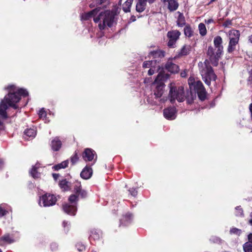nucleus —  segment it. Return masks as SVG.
I'll return each mask as SVG.
<instances>
[{
    "label": "nucleus",
    "instance_id": "f257e3e1",
    "mask_svg": "<svg viewBox=\"0 0 252 252\" xmlns=\"http://www.w3.org/2000/svg\"><path fill=\"white\" fill-rule=\"evenodd\" d=\"M5 89L9 90V92L0 102V117L2 119L7 118L6 110L8 107L17 109L18 107L16 103L20 100V96H26L28 95L26 90L17 88L14 85H9Z\"/></svg>",
    "mask_w": 252,
    "mask_h": 252
},
{
    "label": "nucleus",
    "instance_id": "f03ea898",
    "mask_svg": "<svg viewBox=\"0 0 252 252\" xmlns=\"http://www.w3.org/2000/svg\"><path fill=\"white\" fill-rule=\"evenodd\" d=\"M91 18H93L95 23H99L98 27L100 30H104L106 27H112L114 21V15L112 12L103 11L100 8H96L81 15L82 20H89Z\"/></svg>",
    "mask_w": 252,
    "mask_h": 252
},
{
    "label": "nucleus",
    "instance_id": "7ed1b4c3",
    "mask_svg": "<svg viewBox=\"0 0 252 252\" xmlns=\"http://www.w3.org/2000/svg\"><path fill=\"white\" fill-rule=\"evenodd\" d=\"M198 66L202 79L206 85L210 86L211 81H216L217 76L214 73L209 61L206 60L203 63L199 62Z\"/></svg>",
    "mask_w": 252,
    "mask_h": 252
},
{
    "label": "nucleus",
    "instance_id": "20e7f679",
    "mask_svg": "<svg viewBox=\"0 0 252 252\" xmlns=\"http://www.w3.org/2000/svg\"><path fill=\"white\" fill-rule=\"evenodd\" d=\"M225 33L226 36L229 39L227 51L228 53H231L236 50V46L238 44L240 32L238 30L232 29Z\"/></svg>",
    "mask_w": 252,
    "mask_h": 252
},
{
    "label": "nucleus",
    "instance_id": "39448f33",
    "mask_svg": "<svg viewBox=\"0 0 252 252\" xmlns=\"http://www.w3.org/2000/svg\"><path fill=\"white\" fill-rule=\"evenodd\" d=\"M170 91L169 97L171 103H173L176 99L179 102H183L185 100L184 88L181 86L176 88L172 83L170 84Z\"/></svg>",
    "mask_w": 252,
    "mask_h": 252
},
{
    "label": "nucleus",
    "instance_id": "423d86ee",
    "mask_svg": "<svg viewBox=\"0 0 252 252\" xmlns=\"http://www.w3.org/2000/svg\"><path fill=\"white\" fill-rule=\"evenodd\" d=\"M68 200L72 205L67 204L63 205V210L67 214L74 216L77 211L76 204L78 200V196L75 194H72L69 196Z\"/></svg>",
    "mask_w": 252,
    "mask_h": 252
},
{
    "label": "nucleus",
    "instance_id": "0eeeda50",
    "mask_svg": "<svg viewBox=\"0 0 252 252\" xmlns=\"http://www.w3.org/2000/svg\"><path fill=\"white\" fill-rule=\"evenodd\" d=\"M56 201V197L54 195L45 194L40 197L39 204L40 206L49 207L55 204Z\"/></svg>",
    "mask_w": 252,
    "mask_h": 252
},
{
    "label": "nucleus",
    "instance_id": "6e6552de",
    "mask_svg": "<svg viewBox=\"0 0 252 252\" xmlns=\"http://www.w3.org/2000/svg\"><path fill=\"white\" fill-rule=\"evenodd\" d=\"M207 54L212 64L217 66L222 53L219 54L218 50L216 48H214L212 46H209L208 48Z\"/></svg>",
    "mask_w": 252,
    "mask_h": 252
},
{
    "label": "nucleus",
    "instance_id": "1a4fd4ad",
    "mask_svg": "<svg viewBox=\"0 0 252 252\" xmlns=\"http://www.w3.org/2000/svg\"><path fill=\"white\" fill-rule=\"evenodd\" d=\"M160 75H158L155 81L153 83V86L155 87L154 94L157 97H160L163 94V89L165 86L162 81L159 80Z\"/></svg>",
    "mask_w": 252,
    "mask_h": 252
},
{
    "label": "nucleus",
    "instance_id": "9d476101",
    "mask_svg": "<svg viewBox=\"0 0 252 252\" xmlns=\"http://www.w3.org/2000/svg\"><path fill=\"white\" fill-rule=\"evenodd\" d=\"M181 32L177 30H173L167 32V36L169 38L168 46L173 47L177 40L179 39Z\"/></svg>",
    "mask_w": 252,
    "mask_h": 252
},
{
    "label": "nucleus",
    "instance_id": "9b49d317",
    "mask_svg": "<svg viewBox=\"0 0 252 252\" xmlns=\"http://www.w3.org/2000/svg\"><path fill=\"white\" fill-rule=\"evenodd\" d=\"M164 117L168 120H173L176 118V108L175 107H169L163 110Z\"/></svg>",
    "mask_w": 252,
    "mask_h": 252
},
{
    "label": "nucleus",
    "instance_id": "f8f14e48",
    "mask_svg": "<svg viewBox=\"0 0 252 252\" xmlns=\"http://www.w3.org/2000/svg\"><path fill=\"white\" fill-rule=\"evenodd\" d=\"M164 6L170 11L176 10L178 7V3L176 0H161Z\"/></svg>",
    "mask_w": 252,
    "mask_h": 252
},
{
    "label": "nucleus",
    "instance_id": "ddd939ff",
    "mask_svg": "<svg viewBox=\"0 0 252 252\" xmlns=\"http://www.w3.org/2000/svg\"><path fill=\"white\" fill-rule=\"evenodd\" d=\"M165 68L171 73H177L179 70V66L170 61H168L165 64Z\"/></svg>",
    "mask_w": 252,
    "mask_h": 252
},
{
    "label": "nucleus",
    "instance_id": "4468645a",
    "mask_svg": "<svg viewBox=\"0 0 252 252\" xmlns=\"http://www.w3.org/2000/svg\"><path fill=\"white\" fill-rule=\"evenodd\" d=\"M95 152L91 149H86L83 153L82 157L84 160L92 161L94 158L95 155Z\"/></svg>",
    "mask_w": 252,
    "mask_h": 252
},
{
    "label": "nucleus",
    "instance_id": "2eb2a0df",
    "mask_svg": "<svg viewBox=\"0 0 252 252\" xmlns=\"http://www.w3.org/2000/svg\"><path fill=\"white\" fill-rule=\"evenodd\" d=\"M222 39L220 36H217L214 39V44L215 48L218 50V53H222L223 47L222 45Z\"/></svg>",
    "mask_w": 252,
    "mask_h": 252
},
{
    "label": "nucleus",
    "instance_id": "dca6fc26",
    "mask_svg": "<svg viewBox=\"0 0 252 252\" xmlns=\"http://www.w3.org/2000/svg\"><path fill=\"white\" fill-rule=\"evenodd\" d=\"M93 174V170L91 167L86 166L80 173V176L84 179H89Z\"/></svg>",
    "mask_w": 252,
    "mask_h": 252
},
{
    "label": "nucleus",
    "instance_id": "f3484780",
    "mask_svg": "<svg viewBox=\"0 0 252 252\" xmlns=\"http://www.w3.org/2000/svg\"><path fill=\"white\" fill-rule=\"evenodd\" d=\"M165 56V52L163 51L160 50H157L153 51H151L149 53V56L150 58L152 57L153 59H160L162 58Z\"/></svg>",
    "mask_w": 252,
    "mask_h": 252
},
{
    "label": "nucleus",
    "instance_id": "a211bd4d",
    "mask_svg": "<svg viewBox=\"0 0 252 252\" xmlns=\"http://www.w3.org/2000/svg\"><path fill=\"white\" fill-rule=\"evenodd\" d=\"M62 142L58 138L56 137L51 142V147L53 151H58L61 148Z\"/></svg>",
    "mask_w": 252,
    "mask_h": 252
},
{
    "label": "nucleus",
    "instance_id": "6ab92c4d",
    "mask_svg": "<svg viewBox=\"0 0 252 252\" xmlns=\"http://www.w3.org/2000/svg\"><path fill=\"white\" fill-rule=\"evenodd\" d=\"M146 0H138L136 5V10L138 12L143 11L146 6Z\"/></svg>",
    "mask_w": 252,
    "mask_h": 252
},
{
    "label": "nucleus",
    "instance_id": "aec40b11",
    "mask_svg": "<svg viewBox=\"0 0 252 252\" xmlns=\"http://www.w3.org/2000/svg\"><path fill=\"white\" fill-rule=\"evenodd\" d=\"M102 235V233L100 230L94 229L91 231L90 236L91 240H99Z\"/></svg>",
    "mask_w": 252,
    "mask_h": 252
},
{
    "label": "nucleus",
    "instance_id": "412c9836",
    "mask_svg": "<svg viewBox=\"0 0 252 252\" xmlns=\"http://www.w3.org/2000/svg\"><path fill=\"white\" fill-rule=\"evenodd\" d=\"M59 186L63 191H67L70 189V183L66 179L62 180L60 182Z\"/></svg>",
    "mask_w": 252,
    "mask_h": 252
},
{
    "label": "nucleus",
    "instance_id": "4be33fe9",
    "mask_svg": "<svg viewBox=\"0 0 252 252\" xmlns=\"http://www.w3.org/2000/svg\"><path fill=\"white\" fill-rule=\"evenodd\" d=\"M39 165L38 163H36L34 166H33L30 171L31 176L34 178H37L39 177L40 173L37 171V169L39 168Z\"/></svg>",
    "mask_w": 252,
    "mask_h": 252
},
{
    "label": "nucleus",
    "instance_id": "5701e85b",
    "mask_svg": "<svg viewBox=\"0 0 252 252\" xmlns=\"http://www.w3.org/2000/svg\"><path fill=\"white\" fill-rule=\"evenodd\" d=\"M133 0H127L123 5V9L125 12L130 11V9Z\"/></svg>",
    "mask_w": 252,
    "mask_h": 252
},
{
    "label": "nucleus",
    "instance_id": "b1692460",
    "mask_svg": "<svg viewBox=\"0 0 252 252\" xmlns=\"http://www.w3.org/2000/svg\"><path fill=\"white\" fill-rule=\"evenodd\" d=\"M25 136L29 138H33L36 135V131L33 128L27 129L24 131Z\"/></svg>",
    "mask_w": 252,
    "mask_h": 252
},
{
    "label": "nucleus",
    "instance_id": "393cba45",
    "mask_svg": "<svg viewBox=\"0 0 252 252\" xmlns=\"http://www.w3.org/2000/svg\"><path fill=\"white\" fill-rule=\"evenodd\" d=\"M157 60H152L151 61H146L143 63V67L149 68L155 67V64L156 63Z\"/></svg>",
    "mask_w": 252,
    "mask_h": 252
},
{
    "label": "nucleus",
    "instance_id": "a878e982",
    "mask_svg": "<svg viewBox=\"0 0 252 252\" xmlns=\"http://www.w3.org/2000/svg\"><path fill=\"white\" fill-rule=\"evenodd\" d=\"M68 164V161L67 160L63 161L61 163L58 164L54 166V169L56 170H58L62 168H65L66 167Z\"/></svg>",
    "mask_w": 252,
    "mask_h": 252
},
{
    "label": "nucleus",
    "instance_id": "bb28decb",
    "mask_svg": "<svg viewBox=\"0 0 252 252\" xmlns=\"http://www.w3.org/2000/svg\"><path fill=\"white\" fill-rule=\"evenodd\" d=\"M199 33L202 36H205L207 33V30L205 25L203 23H200L198 25Z\"/></svg>",
    "mask_w": 252,
    "mask_h": 252
},
{
    "label": "nucleus",
    "instance_id": "cd10ccee",
    "mask_svg": "<svg viewBox=\"0 0 252 252\" xmlns=\"http://www.w3.org/2000/svg\"><path fill=\"white\" fill-rule=\"evenodd\" d=\"M243 249L244 252H252V243L246 242L243 245Z\"/></svg>",
    "mask_w": 252,
    "mask_h": 252
},
{
    "label": "nucleus",
    "instance_id": "c85d7f7f",
    "mask_svg": "<svg viewBox=\"0 0 252 252\" xmlns=\"http://www.w3.org/2000/svg\"><path fill=\"white\" fill-rule=\"evenodd\" d=\"M193 88L196 92L205 89L202 83L200 81H197L193 87Z\"/></svg>",
    "mask_w": 252,
    "mask_h": 252
},
{
    "label": "nucleus",
    "instance_id": "c756f323",
    "mask_svg": "<svg viewBox=\"0 0 252 252\" xmlns=\"http://www.w3.org/2000/svg\"><path fill=\"white\" fill-rule=\"evenodd\" d=\"M197 94H198V96L199 97V98L203 101V100H204L206 97V91L205 90V89H203V90H201L200 91H199L198 92H196Z\"/></svg>",
    "mask_w": 252,
    "mask_h": 252
},
{
    "label": "nucleus",
    "instance_id": "7c9ffc66",
    "mask_svg": "<svg viewBox=\"0 0 252 252\" xmlns=\"http://www.w3.org/2000/svg\"><path fill=\"white\" fill-rule=\"evenodd\" d=\"M177 24L179 27H183L185 25V18L183 16V15L182 14H180L177 21Z\"/></svg>",
    "mask_w": 252,
    "mask_h": 252
},
{
    "label": "nucleus",
    "instance_id": "2f4dec72",
    "mask_svg": "<svg viewBox=\"0 0 252 252\" xmlns=\"http://www.w3.org/2000/svg\"><path fill=\"white\" fill-rule=\"evenodd\" d=\"M82 189L81 184L80 182L75 181L74 183L73 191L76 194Z\"/></svg>",
    "mask_w": 252,
    "mask_h": 252
},
{
    "label": "nucleus",
    "instance_id": "473e14b6",
    "mask_svg": "<svg viewBox=\"0 0 252 252\" xmlns=\"http://www.w3.org/2000/svg\"><path fill=\"white\" fill-rule=\"evenodd\" d=\"M195 98H196L195 93H192L191 92H190L189 94L187 97V103L188 104H191Z\"/></svg>",
    "mask_w": 252,
    "mask_h": 252
},
{
    "label": "nucleus",
    "instance_id": "72a5a7b5",
    "mask_svg": "<svg viewBox=\"0 0 252 252\" xmlns=\"http://www.w3.org/2000/svg\"><path fill=\"white\" fill-rule=\"evenodd\" d=\"M184 33L186 36L189 37L193 35V31L190 27L186 26L184 28Z\"/></svg>",
    "mask_w": 252,
    "mask_h": 252
},
{
    "label": "nucleus",
    "instance_id": "f704fd0d",
    "mask_svg": "<svg viewBox=\"0 0 252 252\" xmlns=\"http://www.w3.org/2000/svg\"><path fill=\"white\" fill-rule=\"evenodd\" d=\"M230 233L231 234H235L238 236H240L242 233V230L238 228L234 227V228H232L231 229H230Z\"/></svg>",
    "mask_w": 252,
    "mask_h": 252
},
{
    "label": "nucleus",
    "instance_id": "c9c22d12",
    "mask_svg": "<svg viewBox=\"0 0 252 252\" xmlns=\"http://www.w3.org/2000/svg\"><path fill=\"white\" fill-rule=\"evenodd\" d=\"M189 52V50L186 46H184L181 50L179 54L181 56L187 55Z\"/></svg>",
    "mask_w": 252,
    "mask_h": 252
},
{
    "label": "nucleus",
    "instance_id": "e433bc0d",
    "mask_svg": "<svg viewBox=\"0 0 252 252\" xmlns=\"http://www.w3.org/2000/svg\"><path fill=\"white\" fill-rule=\"evenodd\" d=\"M196 81H195V79L193 77H190L188 80V83L189 86V88L190 89L193 88V87L195 85V83Z\"/></svg>",
    "mask_w": 252,
    "mask_h": 252
},
{
    "label": "nucleus",
    "instance_id": "4c0bfd02",
    "mask_svg": "<svg viewBox=\"0 0 252 252\" xmlns=\"http://www.w3.org/2000/svg\"><path fill=\"white\" fill-rule=\"evenodd\" d=\"M78 196H80L82 198H85L87 195V191L83 189H81L78 193H76Z\"/></svg>",
    "mask_w": 252,
    "mask_h": 252
},
{
    "label": "nucleus",
    "instance_id": "58836bf2",
    "mask_svg": "<svg viewBox=\"0 0 252 252\" xmlns=\"http://www.w3.org/2000/svg\"><path fill=\"white\" fill-rule=\"evenodd\" d=\"M7 212V211L5 209L4 205H1L0 206V217H2L4 216Z\"/></svg>",
    "mask_w": 252,
    "mask_h": 252
},
{
    "label": "nucleus",
    "instance_id": "ea45409f",
    "mask_svg": "<svg viewBox=\"0 0 252 252\" xmlns=\"http://www.w3.org/2000/svg\"><path fill=\"white\" fill-rule=\"evenodd\" d=\"M39 117L40 118L44 119L46 117V112L44 108H41L38 113Z\"/></svg>",
    "mask_w": 252,
    "mask_h": 252
},
{
    "label": "nucleus",
    "instance_id": "a19ab883",
    "mask_svg": "<svg viewBox=\"0 0 252 252\" xmlns=\"http://www.w3.org/2000/svg\"><path fill=\"white\" fill-rule=\"evenodd\" d=\"M236 209V216H243V211L242 209L240 207H237L235 208Z\"/></svg>",
    "mask_w": 252,
    "mask_h": 252
},
{
    "label": "nucleus",
    "instance_id": "79ce46f5",
    "mask_svg": "<svg viewBox=\"0 0 252 252\" xmlns=\"http://www.w3.org/2000/svg\"><path fill=\"white\" fill-rule=\"evenodd\" d=\"M78 160V157L76 153H75L72 157L70 158V160L72 164H74L76 163V162Z\"/></svg>",
    "mask_w": 252,
    "mask_h": 252
},
{
    "label": "nucleus",
    "instance_id": "37998d69",
    "mask_svg": "<svg viewBox=\"0 0 252 252\" xmlns=\"http://www.w3.org/2000/svg\"><path fill=\"white\" fill-rule=\"evenodd\" d=\"M77 250L79 252H82L85 249V246L82 243H79L76 246Z\"/></svg>",
    "mask_w": 252,
    "mask_h": 252
},
{
    "label": "nucleus",
    "instance_id": "c03bdc74",
    "mask_svg": "<svg viewBox=\"0 0 252 252\" xmlns=\"http://www.w3.org/2000/svg\"><path fill=\"white\" fill-rule=\"evenodd\" d=\"M232 25V21L231 20H226L225 22H224L222 26L224 27L225 28L229 27L230 26Z\"/></svg>",
    "mask_w": 252,
    "mask_h": 252
},
{
    "label": "nucleus",
    "instance_id": "a18cd8bd",
    "mask_svg": "<svg viewBox=\"0 0 252 252\" xmlns=\"http://www.w3.org/2000/svg\"><path fill=\"white\" fill-rule=\"evenodd\" d=\"M129 191L130 193V194L133 196H136L137 194V191L136 190V189H129Z\"/></svg>",
    "mask_w": 252,
    "mask_h": 252
},
{
    "label": "nucleus",
    "instance_id": "49530a36",
    "mask_svg": "<svg viewBox=\"0 0 252 252\" xmlns=\"http://www.w3.org/2000/svg\"><path fill=\"white\" fill-rule=\"evenodd\" d=\"M156 66L155 65V67H150V69L148 70V75H152L154 74L155 72V68H156Z\"/></svg>",
    "mask_w": 252,
    "mask_h": 252
},
{
    "label": "nucleus",
    "instance_id": "de8ad7c7",
    "mask_svg": "<svg viewBox=\"0 0 252 252\" xmlns=\"http://www.w3.org/2000/svg\"><path fill=\"white\" fill-rule=\"evenodd\" d=\"M97 4H101L105 2L107 0H94Z\"/></svg>",
    "mask_w": 252,
    "mask_h": 252
},
{
    "label": "nucleus",
    "instance_id": "09e8293b",
    "mask_svg": "<svg viewBox=\"0 0 252 252\" xmlns=\"http://www.w3.org/2000/svg\"><path fill=\"white\" fill-rule=\"evenodd\" d=\"M131 217H132L131 214H127L125 217L124 219H125V220H130Z\"/></svg>",
    "mask_w": 252,
    "mask_h": 252
},
{
    "label": "nucleus",
    "instance_id": "8fccbe9b",
    "mask_svg": "<svg viewBox=\"0 0 252 252\" xmlns=\"http://www.w3.org/2000/svg\"><path fill=\"white\" fill-rule=\"evenodd\" d=\"M248 81H249L250 85L252 87V71H251V73H250V76L249 77Z\"/></svg>",
    "mask_w": 252,
    "mask_h": 252
},
{
    "label": "nucleus",
    "instance_id": "3c124183",
    "mask_svg": "<svg viewBox=\"0 0 252 252\" xmlns=\"http://www.w3.org/2000/svg\"><path fill=\"white\" fill-rule=\"evenodd\" d=\"M187 75V71L186 70L181 72V76L182 77H186Z\"/></svg>",
    "mask_w": 252,
    "mask_h": 252
},
{
    "label": "nucleus",
    "instance_id": "603ef678",
    "mask_svg": "<svg viewBox=\"0 0 252 252\" xmlns=\"http://www.w3.org/2000/svg\"><path fill=\"white\" fill-rule=\"evenodd\" d=\"M205 23H206L207 24H209L210 23H213L214 20L212 19H209L208 20H205Z\"/></svg>",
    "mask_w": 252,
    "mask_h": 252
},
{
    "label": "nucleus",
    "instance_id": "864d4df0",
    "mask_svg": "<svg viewBox=\"0 0 252 252\" xmlns=\"http://www.w3.org/2000/svg\"><path fill=\"white\" fill-rule=\"evenodd\" d=\"M248 238L249 240V242L252 243V233H250L248 235Z\"/></svg>",
    "mask_w": 252,
    "mask_h": 252
},
{
    "label": "nucleus",
    "instance_id": "5fc2aeb1",
    "mask_svg": "<svg viewBox=\"0 0 252 252\" xmlns=\"http://www.w3.org/2000/svg\"><path fill=\"white\" fill-rule=\"evenodd\" d=\"M249 110H250V111L251 112V118H252V103L250 104Z\"/></svg>",
    "mask_w": 252,
    "mask_h": 252
},
{
    "label": "nucleus",
    "instance_id": "6e6d98bb",
    "mask_svg": "<svg viewBox=\"0 0 252 252\" xmlns=\"http://www.w3.org/2000/svg\"><path fill=\"white\" fill-rule=\"evenodd\" d=\"M59 176V175L58 174H56V173L53 174V177L55 180H57Z\"/></svg>",
    "mask_w": 252,
    "mask_h": 252
},
{
    "label": "nucleus",
    "instance_id": "4d7b16f0",
    "mask_svg": "<svg viewBox=\"0 0 252 252\" xmlns=\"http://www.w3.org/2000/svg\"><path fill=\"white\" fill-rule=\"evenodd\" d=\"M3 165V161L2 160H0V168L2 167Z\"/></svg>",
    "mask_w": 252,
    "mask_h": 252
},
{
    "label": "nucleus",
    "instance_id": "13d9d810",
    "mask_svg": "<svg viewBox=\"0 0 252 252\" xmlns=\"http://www.w3.org/2000/svg\"><path fill=\"white\" fill-rule=\"evenodd\" d=\"M251 219H250L249 220V223L251 224V225H252V213H251Z\"/></svg>",
    "mask_w": 252,
    "mask_h": 252
},
{
    "label": "nucleus",
    "instance_id": "bf43d9fd",
    "mask_svg": "<svg viewBox=\"0 0 252 252\" xmlns=\"http://www.w3.org/2000/svg\"><path fill=\"white\" fill-rule=\"evenodd\" d=\"M146 1L150 3H153L155 1V0H146Z\"/></svg>",
    "mask_w": 252,
    "mask_h": 252
},
{
    "label": "nucleus",
    "instance_id": "052dcab7",
    "mask_svg": "<svg viewBox=\"0 0 252 252\" xmlns=\"http://www.w3.org/2000/svg\"><path fill=\"white\" fill-rule=\"evenodd\" d=\"M249 40L251 43H252V34L249 36Z\"/></svg>",
    "mask_w": 252,
    "mask_h": 252
},
{
    "label": "nucleus",
    "instance_id": "680f3d73",
    "mask_svg": "<svg viewBox=\"0 0 252 252\" xmlns=\"http://www.w3.org/2000/svg\"><path fill=\"white\" fill-rule=\"evenodd\" d=\"M67 224V222L63 221V225L64 227L65 226V225Z\"/></svg>",
    "mask_w": 252,
    "mask_h": 252
},
{
    "label": "nucleus",
    "instance_id": "e2e57ef3",
    "mask_svg": "<svg viewBox=\"0 0 252 252\" xmlns=\"http://www.w3.org/2000/svg\"><path fill=\"white\" fill-rule=\"evenodd\" d=\"M157 68H158L157 70H158L159 69V66H158L157 67Z\"/></svg>",
    "mask_w": 252,
    "mask_h": 252
},
{
    "label": "nucleus",
    "instance_id": "0e129e2a",
    "mask_svg": "<svg viewBox=\"0 0 252 252\" xmlns=\"http://www.w3.org/2000/svg\"><path fill=\"white\" fill-rule=\"evenodd\" d=\"M1 122L0 121V125H1Z\"/></svg>",
    "mask_w": 252,
    "mask_h": 252
},
{
    "label": "nucleus",
    "instance_id": "69168bd1",
    "mask_svg": "<svg viewBox=\"0 0 252 252\" xmlns=\"http://www.w3.org/2000/svg\"><path fill=\"white\" fill-rule=\"evenodd\" d=\"M0 252H2L0 250Z\"/></svg>",
    "mask_w": 252,
    "mask_h": 252
}]
</instances>
